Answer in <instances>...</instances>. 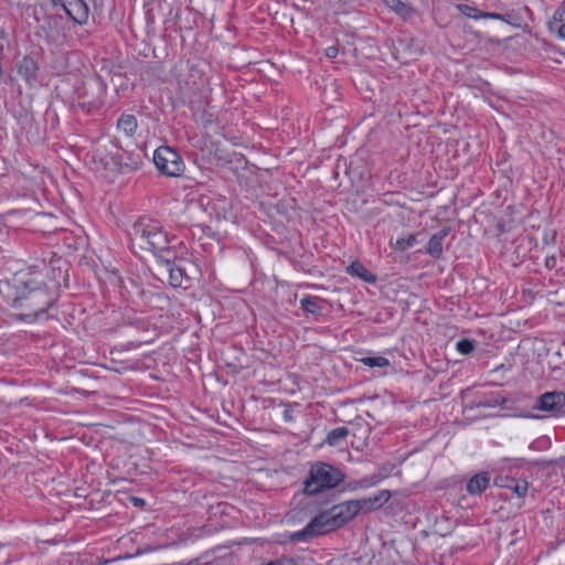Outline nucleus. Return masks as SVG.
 <instances>
[{
    "label": "nucleus",
    "mask_w": 565,
    "mask_h": 565,
    "mask_svg": "<svg viewBox=\"0 0 565 565\" xmlns=\"http://www.w3.org/2000/svg\"><path fill=\"white\" fill-rule=\"evenodd\" d=\"M548 29L551 32L556 33L559 39L565 40V22L548 21Z\"/></svg>",
    "instance_id": "393cba45"
},
{
    "label": "nucleus",
    "mask_w": 565,
    "mask_h": 565,
    "mask_svg": "<svg viewBox=\"0 0 565 565\" xmlns=\"http://www.w3.org/2000/svg\"><path fill=\"white\" fill-rule=\"evenodd\" d=\"M385 6L403 18H407L413 13L412 4L408 0H383Z\"/></svg>",
    "instance_id": "4468645a"
},
{
    "label": "nucleus",
    "mask_w": 565,
    "mask_h": 565,
    "mask_svg": "<svg viewBox=\"0 0 565 565\" xmlns=\"http://www.w3.org/2000/svg\"><path fill=\"white\" fill-rule=\"evenodd\" d=\"M348 435H349V429L347 427H343V426L337 427L328 433L326 440L330 446H337Z\"/></svg>",
    "instance_id": "a211bd4d"
},
{
    "label": "nucleus",
    "mask_w": 565,
    "mask_h": 565,
    "mask_svg": "<svg viewBox=\"0 0 565 565\" xmlns=\"http://www.w3.org/2000/svg\"><path fill=\"white\" fill-rule=\"evenodd\" d=\"M301 308L312 315H321V299L316 296H307L300 300Z\"/></svg>",
    "instance_id": "dca6fc26"
},
{
    "label": "nucleus",
    "mask_w": 565,
    "mask_h": 565,
    "mask_svg": "<svg viewBox=\"0 0 565 565\" xmlns=\"http://www.w3.org/2000/svg\"><path fill=\"white\" fill-rule=\"evenodd\" d=\"M130 236L134 245L152 250L159 257L171 254L168 234L158 221L140 218L132 225Z\"/></svg>",
    "instance_id": "f03ea898"
},
{
    "label": "nucleus",
    "mask_w": 565,
    "mask_h": 565,
    "mask_svg": "<svg viewBox=\"0 0 565 565\" xmlns=\"http://www.w3.org/2000/svg\"><path fill=\"white\" fill-rule=\"evenodd\" d=\"M550 21H553V23L565 22V0L554 11L553 17Z\"/></svg>",
    "instance_id": "a878e982"
},
{
    "label": "nucleus",
    "mask_w": 565,
    "mask_h": 565,
    "mask_svg": "<svg viewBox=\"0 0 565 565\" xmlns=\"http://www.w3.org/2000/svg\"><path fill=\"white\" fill-rule=\"evenodd\" d=\"M134 168L137 169L141 163H142V158L140 156H137L135 159H134Z\"/></svg>",
    "instance_id": "2f4dec72"
},
{
    "label": "nucleus",
    "mask_w": 565,
    "mask_h": 565,
    "mask_svg": "<svg viewBox=\"0 0 565 565\" xmlns=\"http://www.w3.org/2000/svg\"><path fill=\"white\" fill-rule=\"evenodd\" d=\"M348 273L352 276L361 278L363 281L366 282H375L376 280L375 275L367 270L366 267L362 265L360 262H353L348 267Z\"/></svg>",
    "instance_id": "2eb2a0df"
},
{
    "label": "nucleus",
    "mask_w": 565,
    "mask_h": 565,
    "mask_svg": "<svg viewBox=\"0 0 565 565\" xmlns=\"http://www.w3.org/2000/svg\"><path fill=\"white\" fill-rule=\"evenodd\" d=\"M339 53V49L338 46L335 45H331V46H328L326 49V55L329 57V58H334Z\"/></svg>",
    "instance_id": "7c9ffc66"
},
{
    "label": "nucleus",
    "mask_w": 565,
    "mask_h": 565,
    "mask_svg": "<svg viewBox=\"0 0 565 565\" xmlns=\"http://www.w3.org/2000/svg\"><path fill=\"white\" fill-rule=\"evenodd\" d=\"M503 402H504V399L501 398L499 395H493V396L484 398L483 401H480L478 403V407L493 408V407L501 405Z\"/></svg>",
    "instance_id": "4be33fe9"
},
{
    "label": "nucleus",
    "mask_w": 565,
    "mask_h": 565,
    "mask_svg": "<svg viewBox=\"0 0 565 565\" xmlns=\"http://www.w3.org/2000/svg\"><path fill=\"white\" fill-rule=\"evenodd\" d=\"M456 8L458 9V11L460 13H462L463 15H466L468 18H471L475 20L482 18V11H480L479 9L471 7L469 4L459 3L456 6Z\"/></svg>",
    "instance_id": "6ab92c4d"
},
{
    "label": "nucleus",
    "mask_w": 565,
    "mask_h": 565,
    "mask_svg": "<svg viewBox=\"0 0 565 565\" xmlns=\"http://www.w3.org/2000/svg\"><path fill=\"white\" fill-rule=\"evenodd\" d=\"M456 348L461 354H469L473 351L475 344L470 340L462 339L457 342Z\"/></svg>",
    "instance_id": "b1692460"
},
{
    "label": "nucleus",
    "mask_w": 565,
    "mask_h": 565,
    "mask_svg": "<svg viewBox=\"0 0 565 565\" xmlns=\"http://www.w3.org/2000/svg\"><path fill=\"white\" fill-rule=\"evenodd\" d=\"M138 128L137 118L130 114H122L117 120V129L127 137H132Z\"/></svg>",
    "instance_id": "ddd939ff"
},
{
    "label": "nucleus",
    "mask_w": 565,
    "mask_h": 565,
    "mask_svg": "<svg viewBox=\"0 0 565 565\" xmlns=\"http://www.w3.org/2000/svg\"><path fill=\"white\" fill-rule=\"evenodd\" d=\"M13 305L17 308L29 310L28 316L39 318L52 306V299L43 282L26 280L18 287V296L14 298Z\"/></svg>",
    "instance_id": "7ed1b4c3"
},
{
    "label": "nucleus",
    "mask_w": 565,
    "mask_h": 565,
    "mask_svg": "<svg viewBox=\"0 0 565 565\" xmlns=\"http://www.w3.org/2000/svg\"><path fill=\"white\" fill-rule=\"evenodd\" d=\"M38 68V63L32 57L25 56L18 66V73L30 83L35 79Z\"/></svg>",
    "instance_id": "f8f14e48"
},
{
    "label": "nucleus",
    "mask_w": 565,
    "mask_h": 565,
    "mask_svg": "<svg viewBox=\"0 0 565 565\" xmlns=\"http://www.w3.org/2000/svg\"><path fill=\"white\" fill-rule=\"evenodd\" d=\"M153 162L168 177H179L184 169L180 154L170 147H159L153 153Z\"/></svg>",
    "instance_id": "39448f33"
},
{
    "label": "nucleus",
    "mask_w": 565,
    "mask_h": 565,
    "mask_svg": "<svg viewBox=\"0 0 565 565\" xmlns=\"http://www.w3.org/2000/svg\"><path fill=\"white\" fill-rule=\"evenodd\" d=\"M67 15L77 24H86L89 17L88 4L84 0H68L62 3Z\"/></svg>",
    "instance_id": "0eeeda50"
},
{
    "label": "nucleus",
    "mask_w": 565,
    "mask_h": 565,
    "mask_svg": "<svg viewBox=\"0 0 565 565\" xmlns=\"http://www.w3.org/2000/svg\"><path fill=\"white\" fill-rule=\"evenodd\" d=\"M361 362L369 367H385L390 365V361L384 356H366Z\"/></svg>",
    "instance_id": "aec40b11"
},
{
    "label": "nucleus",
    "mask_w": 565,
    "mask_h": 565,
    "mask_svg": "<svg viewBox=\"0 0 565 565\" xmlns=\"http://www.w3.org/2000/svg\"><path fill=\"white\" fill-rule=\"evenodd\" d=\"M481 19H493V20L509 22V20L507 19V17L504 14L494 13V12H482Z\"/></svg>",
    "instance_id": "cd10ccee"
},
{
    "label": "nucleus",
    "mask_w": 565,
    "mask_h": 565,
    "mask_svg": "<svg viewBox=\"0 0 565 565\" xmlns=\"http://www.w3.org/2000/svg\"><path fill=\"white\" fill-rule=\"evenodd\" d=\"M53 2H54L55 4H56V3H60V4L65 3V1H64V0H53Z\"/></svg>",
    "instance_id": "473e14b6"
},
{
    "label": "nucleus",
    "mask_w": 565,
    "mask_h": 565,
    "mask_svg": "<svg viewBox=\"0 0 565 565\" xmlns=\"http://www.w3.org/2000/svg\"><path fill=\"white\" fill-rule=\"evenodd\" d=\"M391 499V492L388 490H381L377 494L369 498H364V503H369L371 508L377 509L385 504Z\"/></svg>",
    "instance_id": "f3484780"
},
{
    "label": "nucleus",
    "mask_w": 565,
    "mask_h": 565,
    "mask_svg": "<svg viewBox=\"0 0 565 565\" xmlns=\"http://www.w3.org/2000/svg\"><path fill=\"white\" fill-rule=\"evenodd\" d=\"M164 271L169 275V282L172 287H182L189 278L181 267L175 266L170 255L160 256Z\"/></svg>",
    "instance_id": "6e6552de"
},
{
    "label": "nucleus",
    "mask_w": 565,
    "mask_h": 565,
    "mask_svg": "<svg viewBox=\"0 0 565 565\" xmlns=\"http://www.w3.org/2000/svg\"><path fill=\"white\" fill-rule=\"evenodd\" d=\"M490 483V477L487 472L477 473L467 483V492L471 495L481 494Z\"/></svg>",
    "instance_id": "9b49d317"
},
{
    "label": "nucleus",
    "mask_w": 565,
    "mask_h": 565,
    "mask_svg": "<svg viewBox=\"0 0 565 565\" xmlns=\"http://www.w3.org/2000/svg\"><path fill=\"white\" fill-rule=\"evenodd\" d=\"M375 483H376V480L364 478V479L356 481L353 486V489H358V488L365 489L371 486H374Z\"/></svg>",
    "instance_id": "bb28decb"
},
{
    "label": "nucleus",
    "mask_w": 565,
    "mask_h": 565,
    "mask_svg": "<svg viewBox=\"0 0 565 565\" xmlns=\"http://www.w3.org/2000/svg\"><path fill=\"white\" fill-rule=\"evenodd\" d=\"M513 490V492L522 498L526 494L529 489V483L525 480H514L513 484L509 486Z\"/></svg>",
    "instance_id": "5701e85b"
},
{
    "label": "nucleus",
    "mask_w": 565,
    "mask_h": 565,
    "mask_svg": "<svg viewBox=\"0 0 565 565\" xmlns=\"http://www.w3.org/2000/svg\"><path fill=\"white\" fill-rule=\"evenodd\" d=\"M449 230L447 227L440 230L434 234L427 244L426 252L434 258H439L443 254V243L445 237L448 235Z\"/></svg>",
    "instance_id": "9d476101"
},
{
    "label": "nucleus",
    "mask_w": 565,
    "mask_h": 565,
    "mask_svg": "<svg viewBox=\"0 0 565 565\" xmlns=\"http://www.w3.org/2000/svg\"><path fill=\"white\" fill-rule=\"evenodd\" d=\"M565 406V394L562 392H547L539 399V409L556 413Z\"/></svg>",
    "instance_id": "1a4fd4ad"
},
{
    "label": "nucleus",
    "mask_w": 565,
    "mask_h": 565,
    "mask_svg": "<svg viewBox=\"0 0 565 565\" xmlns=\"http://www.w3.org/2000/svg\"><path fill=\"white\" fill-rule=\"evenodd\" d=\"M352 501L358 503L359 512H364L365 513V512H370V511L373 510L369 503H364V498L361 499V500H352Z\"/></svg>",
    "instance_id": "c756f323"
},
{
    "label": "nucleus",
    "mask_w": 565,
    "mask_h": 565,
    "mask_svg": "<svg viewBox=\"0 0 565 565\" xmlns=\"http://www.w3.org/2000/svg\"><path fill=\"white\" fill-rule=\"evenodd\" d=\"M416 243V236L414 234L408 235L407 237L397 238L394 243V247L401 252H404L411 247H413Z\"/></svg>",
    "instance_id": "412c9836"
},
{
    "label": "nucleus",
    "mask_w": 565,
    "mask_h": 565,
    "mask_svg": "<svg viewBox=\"0 0 565 565\" xmlns=\"http://www.w3.org/2000/svg\"><path fill=\"white\" fill-rule=\"evenodd\" d=\"M358 513V503L352 500L341 502L316 515L301 531L296 534V537L303 540L306 537L329 533L347 524Z\"/></svg>",
    "instance_id": "f257e3e1"
},
{
    "label": "nucleus",
    "mask_w": 565,
    "mask_h": 565,
    "mask_svg": "<svg viewBox=\"0 0 565 565\" xmlns=\"http://www.w3.org/2000/svg\"><path fill=\"white\" fill-rule=\"evenodd\" d=\"M545 266L548 269H555L557 267V256L556 254L547 255L545 258Z\"/></svg>",
    "instance_id": "c85d7f7f"
},
{
    "label": "nucleus",
    "mask_w": 565,
    "mask_h": 565,
    "mask_svg": "<svg viewBox=\"0 0 565 565\" xmlns=\"http://www.w3.org/2000/svg\"><path fill=\"white\" fill-rule=\"evenodd\" d=\"M47 43L60 46L65 42L66 31L64 19L61 15H47L40 26Z\"/></svg>",
    "instance_id": "423d86ee"
},
{
    "label": "nucleus",
    "mask_w": 565,
    "mask_h": 565,
    "mask_svg": "<svg viewBox=\"0 0 565 565\" xmlns=\"http://www.w3.org/2000/svg\"><path fill=\"white\" fill-rule=\"evenodd\" d=\"M344 479L343 472L326 462H316L311 466L309 477L305 481V491L316 494L327 489H332Z\"/></svg>",
    "instance_id": "20e7f679"
}]
</instances>
